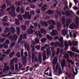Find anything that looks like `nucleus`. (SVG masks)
<instances>
[{
    "instance_id": "2",
    "label": "nucleus",
    "mask_w": 79,
    "mask_h": 79,
    "mask_svg": "<svg viewBox=\"0 0 79 79\" xmlns=\"http://www.w3.org/2000/svg\"><path fill=\"white\" fill-rule=\"evenodd\" d=\"M58 62V59H57V57L56 56L54 58L53 60V69L54 71H55V65L56 63Z\"/></svg>"
},
{
    "instance_id": "47",
    "label": "nucleus",
    "mask_w": 79,
    "mask_h": 79,
    "mask_svg": "<svg viewBox=\"0 0 79 79\" xmlns=\"http://www.w3.org/2000/svg\"><path fill=\"white\" fill-rule=\"evenodd\" d=\"M16 11L18 13H19L20 12V7H18L16 9Z\"/></svg>"
},
{
    "instance_id": "6",
    "label": "nucleus",
    "mask_w": 79,
    "mask_h": 79,
    "mask_svg": "<svg viewBox=\"0 0 79 79\" xmlns=\"http://www.w3.org/2000/svg\"><path fill=\"white\" fill-rule=\"evenodd\" d=\"M40 24L42 26H45V27L48 26V24L46 22H42L40 23Z\"/></svg>"
},
{
    "instance_id": "9",
    "label": "nucleus",
    "mask_w": 79,
    "mask_h": 79,
    "mask_svg": "<svg viewBox=\"0 0 79 79\" xmlns=\"http://www.w3.org/2000/svg\"><path fill=\"white\" fill-rule=\"evenodd\" d=\"M23 35H21L20 36V37L18 40V44H19L21 43V42L22 41V39H23Z\"/></svg>"
},
{
    "instance_id": "14",
    "label": "nucleus",
    "mask_w": 79,
    "mask_h": 79,
    "mask_svg": "<svg viewBox=\"0 0 79 79\" xmlns=\"http://www.w3.org/2000/svg\"><path fill=\"white\" fill-rule=\"evenodd\" d=\"M27 32L29 34H33V31L32 30V29H31V28H29L27 30Z\"/></svg>"
},
{
    "instance_id": "37",
    "label": "nucleus",
    "mask_w": 79,
    "mask_h": 79,
    "mask_svg": "<svg viewBox=\"0 0 79 79\" xmlns=\"http://www.w3.org/2000/svg\"><path fill=\"white\" fill-rule=\"evenodd\" d=\"M58 41H59L60 43H61V42H63V38L61 37L60 38H59Z\"/></svg>"
},
{
    "instance_id": "21",
    "label": "nucleus",
    "mask_w": 79,
    "mask_h": 79,
    "mask_svg": "<svg viewBox=\"0 0 79 79\" xmlns=\"http://www.w3.org/2000/svg\"><path fill=\"white\" fill-rule=\"evenodd\" d=\"M21 28L23 31H26V26L24 25H22L21 26Z\"/></svg>"
},
{
    "instance_id": "33",
    "label": "nucleus",
    "mask_w": 79,
    "mask_h": 79,
    "mask_svg": "<svg viewBox=\"0 0 79 79\" xmlns=\"http://www.w3.org/2000/svg\"><path fill=\"white\" fill-rule=\"evenodd\" d=\"M47 36H48L47 38L48 40H52V37L50 36V35H47Z\"/></svg>"
},
{
    "instance_id": "50",
    "label": "nucleus",
    "mask_w": 79,
    "mask_h": 79,
    "mask_svg": "<svg viewBox=\"0 0 79 79\" xmlns=\"http://www.w3.org/2000/svg\"><path fill=\"white\" fill-rule=\"evenodd\" d=\"M35 48H37V50H39L40 48V47L39 46V45H36L35 46Z\"/></svg>"
},
{
    "instance_id": "5",
    "label": "nucleus",
    "mask_w": 79,
    "mask_h": 79,
    "mask_svg": "<svg viewBox=\"0 0 79 79\" xmlns=\"http://www.w3.org/2000/svg\"><path fill=\"white\" fill-rule=\"evenodd\" d=\"M69 28L70 29H73V30H74V28H77V27L76 26L75 24L72 23L70 25Z\"/></svg>"
},
{
    "instance_id": "36",
    "label": "nucleus",
    "mask_w": 79,
    "mask_h": 79,
    "mask_svg": "<svg viewBox=\"0 0 79 79\" xmlns=\"http://www.w3.org/2000/svg\"><path fill=\"white\" fill-rule=\"evenodd\" d=\"M56 42H52L50 44L51 46H56Z\"/></svg>"
},
{
    "instance_id": "39",
    "label": "nucleus",
    "mask_w": 79,
    "mask_h": 79,
    "mask_svg": "<svg viewBox=\"0 0 79 79\" xmlns=\"http://www.w3.org/2000/svg\"><path fill=\"white\" fill-rule=\"evenodd\" d=\"M66 22V21L65 20V19L64 18H63L62 19V24H65V23Z\"/></svg>"
},
{
    "instance_id": "29",
    "label": "nucleus",
    "mask_w": 79,
    "mask_h": 79,
    "mask_svg": "<svg viewBox=\"0 0 79 79\" xmlns=\"http://www.w3.org/2000/svg\"><path fill=\"white\" fill-rule=\"evenodd\" d=\"M47 40V38H42L41 40H40V42H42V43H44L45 41Z\"/></svg>"
},
{
    "instance_id": "45",
    "label": "nucleus",
    "mask_w": 79,
    "mask_h": 79,
    "mask_svg": "<svg viewBox=\"0 0 79 79\" xmlns=\"http://www.w3.org/2000/svg\"><path fill=\"white\" fill-rule=\"evenodd\" d=\"M30 12L31 15H35V11H34V10H31L30 11Z\"/></svg>"
},
{
    "instance_id": "20",
    "label": "nucleus",
    "mask_w": 79,
    "mask_h": 79,
    "mask_svg": "<svg viewBox=\"0 0 79 79\" xmlns=\"http://www.w3.org/2000/svg\"><path fill=\"white\" fill-rule=\"evenodd\" d=\"M67 52H68V53L69 54L71 58H72V57H73V56H74V55L73 53V52H69L68 51H67Z\"/></svg>"
},
{
    "instance_id": "38",
    "label": "nucleus",
    "mask_w": 79,
    "mask_h": 79,
    "mask_svg": "<svg viewBox=\"0 0 79 79\" xmlns=\"http://www.w3.org/2000/svg\"><path fill=\"white\" fill-rule=\"evenodd\" d=\"M51 24H52V25H54V26H55V25H56V22L53 20H52Z\"/></svg>"
},
{
    "instance_id": "7",
    "label": "nucleus",
    "mask_w": 79,
    "mask_h": 79,
    "mask_svg": "<svg viewBox=\"0 0 79 79\" xmlns=\"http://www.w3.org/2000/svg\"><path fill=\"white\" fill-rule=\"evenodd\" d=\"M61 65L62 69V70H63V69H64V66H65V65H66V62L65 61L62 62L61 63Z\"/></svg>"
},
{
    "instance_id": "18",
    "label": "nucleus",
    "mask_w": 79,
    "mask_h": 79,
    "mask_svg": "<svg viewBox=\"0 0 79 79\" xmlns=\"http://www.w3.org/2000/svg\"><path fill=\"white\" fill-rule=\"evenodd\" d=\"M71 49L73 52H76V51H78V49H76V48L74 46L72 47V48H71Z\"/></svg>"
},
{
    "instance_id": "58",
    "label": "nucleus",
    "mask_w": 79,
    "mask_h": 79,
    "mask_svg": "<svg viewBox=\"0 0 79 79\" xmlns=\"http://www.w3.org/2000/svg\"><path fill=\"white\" fill-rule=\"evenodd\" d=\"M64 46L67 45V46H68L69 45H68V42L67 41H65L64 42Z\"/></svg>"
},
{
    "instance_id": "53",
    "label": "nucleus",
    "mask_w": 79,
    "mask_h": 79,
    "mask_svg": "<svg viewBox=\"0 0 79 79\" xmlns=\"http://www.w3.org/2000/svg\"><path fill=\"white\" fill-rule=\"evenodd\" d=\"M69 47V45H68V46H67V45L65 46L64 50H65V51L68 50Z\"/></svg>"
},
{
    "instance_id": "57",
    "label": "nucleus",
    "mask_w": 79,
    "mask_h": 79,
    "mask_svg": "<svg viewBox=\"0 0 79 79\" xmlns=\"http://www.w3.org/2000/svg\"><path fill=\"white\" fill-rule=\"evenodd\" d=\"M26 37H27V35L26 34H24L23 35V39H25L26 38Z\"/></svg>"
},
{
    "instance_id": "24",
    "label": "nucleus",
    "mask_w": 79,
    "mask_h": 79,
    "mask_svg": "<svg viewBox=\"0 0 79 79\" xmlns=\"http://www.w3.org/2000/svg\"><path fill=\"white\" fill-rule=\"evenodd\" d=\"M18 18L19 21H22V20H23V16L21 14H19L18 15Z\"/></svg>"
},
{
    "instance_id": "44",
    "label": "nucleus",
    "mask_w": 79,
    "mask_h": 79,
    "mask_svg": "<svg viewBox=\"0 0 79 79\" xmlns=\"http://www.w3.org/2000/svg\"><path fill=\"white\" fill-rule=\"evenodd\" d=\"M10 69L12 71H14L15 69V65H12L10 67Z\"/></svg>"
},
{
    "instance_id": "63",
    "label": "nucleus",
    "mask_w": 79,
    "mask_h": 79,
    "mask_svg": "<svg viewBox=\"0 0 79 79\" xmlns=\"http://www.w3.org/2000/svg\"><path fill=\"white\" fill-rule=\"evenodd\" d=\"M73 9L74 10H79V8H77V7L76 6H74V7H73Z\"/></svg>"
},
{
    "instance_id": "17",
    "label": "nucleus",
    "mask_w": 79,
    "mask_h": 79,
    "mask_svg": "<svg viewBox=\"0 0 79 79\" xmlns=\"http://www.w3.org/2000/svg\"><path fill=\"white\" fill-rule=\"evenodd\" d=\"M39 56V62L40 63H41L42 61V55H41V54L40 53L38 55Z\"/></svg>"
},
{
    "instance_id": "12",
    "label": "nucleus",
    "mask_w": 79,
    "mask_h": 79,
    "mask_svg": "<svg viewBox=\"0 0 79 79\" xmlns=\"http://www.w3.org/2000/svg\"><path fill=\"white\" fill-rule=\"evenodd\" d=\"M72 42L73 46L76 47L77 45V44H78V42H77V41H73Z\"/></svg>"
},
{
    "instance_id": "49",
    "label": "nucleus",
    "mask_w": 79,
    "mask_h": 79,
    "mask_svg": "<svg viewBox=\"0 0 79 79\" xmlns=\"http://www.w3.org/2000/svg\"><path fill=\"white\" fill-rule=\"evenodd\" d=\"M6 53H7V55H8L10 52H11V50L10 49H9L7 51H6Z\"/></svg>"
},
{
    "instance_id": "22",
    "label": "nucleus",
    "mask_w": 79,
    "mask_h": 79,
    "mask_svg": "<svg viewBox=\"0 0 79 79\" xmlns=\"http://www.w3.org/2000/svg\"><path fill=\"white\" fill-rule=\"evenodd\" d=\"M69 24H71V20L69 19L67 20V21L66 22V26H67V27H68V26H69Z\"/></svg>"
},
{
    "instance_id": "55",
    "label": "nucleus",
    "mask_w": 79,
    "mask_h": 79,
    "mask_svg": "<svg viewBox=\"0 0 79 79\" xmlns=\"http://www.w3.org/2000/svg\"><path fill=\"white\" fill-rule=\"evenodd\" d=\"M0 56H1V57H5V56H6V55L5 54H3L2 55V53H0Z\"/></svg>"
},
{
    "instance_id": "4",
    "label": "nucleus",
    "mask_w": 79,
    "mask_h": 79,
    "mask_svg": "<svg viewBox=\"0 0 79 79\" xmlns=\"http://www.w3.org/2000/svg\"><path fill=\"white\" fill-rule=\"evenodd\" d=\"M23 17L25 19H30L32 17V15L30 14L28 15H23Z\"/></svg>"
},
{
    "instance_id": "23",
    "label": "nucleus",
    "mask_w": 79,
    "mask_h": 79,
    "mask_svg": "<svg viewBox=\"0 0 79 79\" xmlns=\"http://www.w3.org/2000/svg\"><path fill=\"white\" fill-rule=\"evenodd\" d=\"M49 53L50 55H51V51L50 50H49L48 49H47V50L46 51V54L48 56H49Z\"/></svg>"
},
{
    "instance_id": "11",
    "label": "nucleus",
    "mask_w": 79,
    "mask_h": 79,
    "mask_svg": "<svg viewBox=\"0 0 79 79\" xmlns=\"http://www.w3.org/2000/svg\"><path fill=\"white\" fill-rule=\"evenodd\" d=\"M56 31L55 30H52V36H54V35H57L58 34V32H56Z\"/></svg>"
},
{
    "instance_id": "56",
    "label": "nucleus",
    "mask_w": 79,
    "mask_h": 79,
    "mask_svg": "<svg viewBox=\"0 0 79 79\" xmlns=\"http://www.w3.org/2000/svg\"><path fill=\"white\" fill-rule=\"evenodd\" d=\"M20 12L21 13H24V9H20Z\"/></svg>"
},
{
    "instance_id": "34",
    "label": "nucleus",
    "mask_w": 79,
    "mask_h": 79,
    "mask_svg": "<svg viewBox=\"0 0 79 79\" xmlns=\"http://www.w3.org/2000/svg\"><path fill=\"white\" fill-rule=\"evenodd\" d=\"M40 31L42 34L45 33L46 32V31H45V30L44 29L42 28L40 29Z\"/></svg>"
},
{
    "instance_id": "32",
    "label": "nucleus",
    "mask_w": 79,
    "mask_h": 79,
    "mask_svg": "<svg viewBox=\"0 0 79 79\" xmlns=\"http://www.w3.org/2000/svg\"><path fill=\"white\" fill-rule=\"evenodd\" d=\"M56 26L57 27H58V28L61 27V24L60 23L57 22L56 23Z\"/></svg>"
},
{
    "instance_id": "15",
    "label": "nucleus",
    "mask_w": 79,
    "mask_h": 79,
    "mask_svg": "<svg viewBox=\"0 0 79 79\" xmlns=\"http://www.w3.org/2000/svg\"><path fill=\"white\" fill-rule=\"evenodd\" d=\"M65 15L67 17H70V16L71 15L70 11L69 10H67L65 12Z\"/></svg>"
},
{
    "instance_id": "42",
    "label": "nucleus",
    "mask_w": 79,
    "mask_h": 79,
    "mask_svg": "<svg viewBox=\"0 0 79 79\" xmlns=\"http://www.w3.org/2000/svg\"><path fill=\"white\" fill-rule=\"evenodd\" d=\"M69 58V55H68V54L65 55L64 57V58H65V59H67V58Z\"/></svg>"
},
{
    "instance_id": "1",
    "label": "nucleus",
    "mask_w": 79,
    "mask_h": 79,
    "mask_svg": "<svg viewBox=\"0 0 79 79\" xmlns=\"http://www.w3.org/2000/svg\"><path fill=\"white\" fill-rule=\"evenodd\" d=\"M11 10L10 12L9 13L12 16H13V17H15L16 16V13H15V10H16V8H15L14 6H11Z\"/></svg>"
},
{
    "instance_id": "62",
    "label": "nucleus",
    "mask_w": 79,
    "mask_h": 79,
    "mask_svg": "<svg viewBox=\"0 0 79 79\" xmlns=\"http://www.w3.org/2000/svg\"><path fill=\"white\" fill-rule=\"evenodd\" d=\"M38 24L37 23H34V26L35 27H37Z\"/></svg>"
},
{
    "instance_id": "54",
    "label": "nucleus",
    "mask_w": 79,
    "mask_h": 79,
    "mask_svg": "<svg viewBox=\"0 0 79 79\" xmlns=\"http://www.w3.org/2000/svg\"><path fill=\"white\" fill-rule=\"evenodd\" d=\"M56 45H58L59 46H60V43L58 42H56Z\"/></svg>"
},
{
    "instance_id": "13",
    "label": "nucleus",
    "mask_w": 79,
    "mask_h": 79,
    "mask_svg": "<svg viewBox=\"0 0 79 79\" xmlns=\"http://www.w3.org/2000/svg\"><path fill=\"white\" fill-rule=\"evenodd\" d=\"M10 29L11 32L12 33V34H14V33L16 32V30L14 27H10Z\"/></svg>"
},
{
    "instance_id": "35",
    "label": "nucleus",
    "mask_w": 79,
    "mask_h": 79,
    "mask_svg": "<svg viewBox=\"0 0 79 79\" xmlns=\"http://www.w3.org/2000/svg\"><path fill=\"white\" fill-rule=\"evenodd\" d=\"M36 6L35 5H33V4H31L30 5V7L31 8H32V9H34L35 8V7Z\"/></svg>"
},
{
    "instance_id": "3",
    "label": "nucleus",
    "mask_w": 79,
    "mask_h": 79,
    "mask_svg": "<svg viewBox=\"0 0 79 79\" xmlns=\"http://www.w3.org/2000/svg\"><path fill=\"white\" fill-rule=\"evenodd\" d=\"M13 37L12 39V41L16 42V41L18 39V36L16 35H13Z\"/></svg>"
},
{
    "instance_id": "25",
    "label": "nucleus",
    "mask_w": 79,
    "mask_h": 79,
    "mask_svg": "<svg viewBox=\"0 0 79 79\" xmlns=\"http://www.w3.org/2000/svg\"><path fill=\"white\" fill-rule=\"evenodd\" d=\"M6 40V39L5 38H2L0 39V43L1 44H2L3 42H4L5 40Z\"/></svg>"
},
{
    "instance_id": "48",
    "label": "nucleus",
    "mask_w": 79,
    "mask_h": 79,
    "mask_svg": "<svg viewBox=\"0 0 79 79\" xmlns=\"http://www.w3.org/2000/svg\"><path fill=\"white\" fill-rule=\"evenodd\" d=\"M41 9L42 11H46V10H47V8L44 7V6H42L41 7Z\"/></svg>"
},
{
    "instance_id": "19",
    "label": "nucleus",
    "mask_w": 79,
    "mask_h": 79,
    "mask_svg": "<svg viewBox=\"0 0 79 79\" xmlns=\"http://www.w3.org/2000/svg\"><path fill=\"white\" fill-rule=\"evenodd\" d=\"M46 13L48 15H52V14H53V12L52 10H49L46 12Z\"/></svg>"
},
{
    "instance_id": "10",
    "label": "nucleus",
    "mask_w": 79,
    "mask_h": 79,
    "mask_svg": "<svg viewBox=\"0 0 79 79\" xmlns=\"http://www.w3.org/2000/svg\"><path fill=\"white\" fill-rule=\"evenodd\" d=\"M62 33L63 35H67V34H68V31H67V30H62Z\"/></svg>"
},
{
    "instance_id": "60",
    "label": "nucleus",
    "mask_w": 79,
    "mask_h": 79,
    "mask_svg": "<svg viewBox=\"0 0 79 79\" xmlns=\"http://www.w3.org/2000/svg\"><path fill=\"white\" fill-rule=\"evenodd\" d=\"M61 43L60 44V46H59V47H63V42H61Z\"/></svg>"
},
{
    "instance_id": "41",
    "label": "nucleus",
    "mask_w": 79,
    "mask_h": 79,
    "mask_svg": "<svg viewBox=\"0 0 79 79\" xmlns=\"http://www.w3.org/2000/svg\"><path fill=\"white\" fill-rule=\"evenodd\" d=\"M54 28V26L52 25L49 27V29L51 30Z\"/></svg>"
},
{
    "instance_id": "8",
    "label": "nucleus",
    "mask_w": 79,
    "mask_h": 79,
    "mask_svg": "<svg viewBox=\"0 0 79 79\" xmlns=\"http://www.w3.org/2000/svg\"><path fill=\"white\" fill-rule=\"evenodd\" d=\"M15 52L14 51H12L9 54V57H10V58H12L13 57V56L15 55Z\"/></svg>"
},
{
    "instance_id": "43",
    "label": "nucleus",
    "mask_w": 79,
    "mask_h": 79,
    "mask_svg": "<svg viewBox=\"0 0 79 79\" xmlns=\"http://www.w3.org/2000/svg\"><path fill=\"white\" fill-rule=\"evenodd\" d=\"M10 40H6L5 42L6 44H10Z\"/></svg>"
},
{
    "instance_id": "46",
    "label": "nucleus",
    "mask_w": 79,
    "mask_h": 79,
    "mask_svg": "<svg viewBox=\"0 0 79 79\" xmlns=\"http://www.w3.org/2000/svg\"><path fill=\"white\" fill-rule=\"evenodd\" d=\"M21 52V56H23V55H24V50L21 49L20 51Z\"/></svg>"
},
{
    "instance_id": "51",
    "label": "nucleus",
    "mask_w": 79,
    "mask_h": 79,
    "mask_svg": "<svg viewBox=\"0 0 79 79\" xmlns=\"http://www.w3.org/2000/svg\"><path fill=\"white\" fill-rule=\"evenodd\" d=\"M28 59L31 60V52H29L28 53Z\"/></svg>"
},
{
    "instance_id": "28",
    "label": "nucleus",
    "mask_w": 79,
    "mask_h": 79,
    "mask_svg": "<svg viewBox=\"0 0 79 79\" xmlns=\"http://www.w3.org/2000/svg\"><path fill=\"white\" fill-rule=\"evenodd\" d=\"M46 59H47V55L45 54H44L43 55V60L45 61Z\"/></svg>"
},
{
    "instance_id": "61",
    "label": "nucleus",
    "mask_w": 79,
    "mask_h": 79,
    "mask_svg": "<svg viewBox=\"0 0 79 79\" xmlns=\"http://www.w3.org/2000/svg\"><path fill=\"white\" fill-rule=\"evenodd\" d=\"M2 8H4V9L6 8V4H4L2 7Z\"/></svg>"
},
{
    "instance_id": "31",
    "label": "nucleus",
    "mask_w": 79,
    "mask_h": 79,
    "mask_svg": "<svg viewBox=\"0 0 79 79\" xmlns=\"http://www.w3.org/2000/svg\"><path fill=\"white\" fill-rule=\"evenodd\" d=\"M15 24L16 25H17L18 26V25H19L20 24H19V20H18V19H15Z\"/></svg>"
},
{
    "instance_id": "26",
    "label": "nucleus",
    "mask_w": 79,
    "mask_h": 79,
    "mask_svg": "<svg viewBox=\"0 0 79 79\" xmlns=\"http://www.w3.org/2000/svg\"><path fill=\"white\" fill-rule=\"evenodd\" d=\"M17 35H19V34H20V28L17 27Z\"/></svg>"
},
{
    "instance_id": "64",
    "label": "nucleus",
    "mask_w": 79,
    "mask_h": 79,
    "mask_svg": "<svg viewBox=\"0 0 79 79\" xmlns=\"http://www.w3.org/2000/svg\"><path fill=\"white\" fill-rule=\"evenodd\" d=\"M50 46V45H49V44H45L44 46V47H45V48H47V47H49V46Z\"/></svg>"
},
{
    "instance_id": "16",
    "label": "nucleus",
    "mask_w": 79,
    "mask_h": 79,
    "mask_svg": "<svg viewBox=\"0 0 79 79\" xmlns=\"http://www.w3.org/2000/svg\"><path fill=\"white\" fill-rule=\"evenodd\" d=\"M8 17L5 16L3 18L2 20V21H3L4 22H7L8 21Z\"/></svg>"
},
{
    "instance_id": "52",
    "label": "nucleus",
    "mask_w": 79,
    "mask_h": 79,
    "mask_svg": "<svg viewBox=\"0 0 79 79\" xmlns=\"http://www.w3.org/2000/svg\"><path fill=\"white\" fill-rule=\"evenodd\" d=\"M41 12V11L40 10L37 9L36 10V12L37 14H39Z\"/></svg>"
},
{
    "instance_id": "40",
    "label": "nucleus",
    "mask_w": 79,
    "mask_h": 79,
    "mask_svg": "<svg viewBox=\"0 0 79 79\" xmlns=\"http://www.w3.org/2000/svg\"><path fill=\"white\" fill-rule=\"evenodd\" d=\"M16 56L18 58H19L20 57H21V56H20V52H18L16 54Z\"/></svg>"
},
{
    "instance_id": "27",
    "label": "nucleus",
    "mask_w": 79,
    "mask_h": 79,
    "mask_svg": "<svg viewBox=\"0 0 79 79\" xmlns=\"http://www.w3.org/2000/svg\"><path fill=\"white\" fill-rule=\"evenodd\" d=\"M18 57L14 58L12 59V61H15V63H18Z\"/></svg>"
},
{
    "instance_id": "59",
    "label": "nucleus",
    "mask_w": 79,
    "mask_h": 79,
    "mask_svg": "<svg viewBox=\"0 0 79 79\" xmlns=\"http://www.w3.org/2000/svg\"><path fill=\"white\" fill-rule=\"evenodd\" d=\"M69 46H70V47H72V43H71V42L70 40L69 41Z\"/></svg>"
},
{
    "instance_id": "30",
    "label": "nucleus",
    "mask_w": 79,
    "mask_h": 79,
    "mask_svg": "<svg viewBox=\"0 0 79 79\" xmlns=\"http://www.w3.org/2000/svg\"><path fill=\"white\" fill-rule=\"evenodd\" d=\"M15 43H16V42L11 43V44L10 45L9 47L10 48H12L13 47H15Z\"/></svg>"
}]
</instances>
